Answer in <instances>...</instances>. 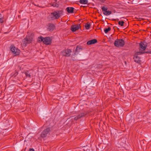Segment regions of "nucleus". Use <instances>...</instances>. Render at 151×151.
<instances>
[{
  "mask_svg": "<svg viewBox=\"0 0 151 151\" xmlns=\"http://www.w3.org/2000/svg\"><path fill=\"white\" fill-rule=\"evenodd\" d=\"M74 8L72 7H68L66 10L69 13H73V12Z\"/></svg>",
  "mask_w": 151,
  "mask_h": 151,
  "instance_id": "nucleus-16",
  "label": "nucleus"
},
{
  "mask_svg": "<svg viewBox=\"0 0 151 151\" xmlns=\"http://www.w3.org/2000/svg\"><path fill=\"white\" fill-rule=\"evenodd\" d=\"M79 2L81 4H86L88 3V0H80Z\"/></svg>",
  "mask_w": 151,
  "mask_h": 151,
  "instance_id": "nucleus-18",
  "label": "nucleus"
},
{
  "mask_svg": "<svg viewBox=\"0 0 151 151\" xmlns=\"http://www.w3.org/2000/svg\"><path fill=\"white\" fill-rule=\"evenodd\" d=\"M72 51L70 49H67L62 51L61 53L64 56L69 57L71 55Z\"/></svg>",
  "mask_w": 151,
  "mask_h": 151,
  "instance_id": "nucleus-7",
  "label": "nucleus"
},
{
  "mask_svg": "<svg viewBox=\"0 0 151 151\" xmlns=\"http://www.w3.org/2000/svg\"><path fill=\"white\" fill-rule=\"evenodd\" d=\"M97 42V40L96 39H93L90 40L88 41L87 43V44L88 45H91L96 43Z\"/></svg>",
  "mask_w": 151,
  "mask_h": 151,
  "instance_id": "nucleus-14",
  "label": "nucleus"
},
{
  "mask_svg": "<svg viewBox=\"0 0 151 151\" xmlns=\"http://www.w3.org/2000/svg\"><path fill=\"white\" fill-rule=\"evenodd\" d=\"M32 70H29L27 71L25 73V74L27 77H30V74L31 73V71Z\"/></svg>",
  "mask_w": 151,
  "mask_h": 151,
  "instance_id": "nucleus-17",
  "label": "nucleus"
},
{
  "mask_svg": "<svg viewBox=\"0 0 151 151\" xmlns=\"http://www.w3.org/2000/svg\"><path fill=\"white\" fill-rule=\"evenodd\" d=\"M83 49L82 47L80 45H78L77 46L76 49L75 50L74 54L76 55L77 53H78L80 51V50H82Z\"/></svg>",
  "mask_w": 151,
  "mask_h": 151,
  "instance_id": "nucleus-15",
  "label": "nucleus"
},
{
  "mask_svg": "<svg viewBox=\"0 0 151 151\" xmlns=\"http://www.w3.org/2000/svg\"><path fill=\"white\" fill-rule=\"evenodd\" d=\"M142 52L143 53V54L144 53H147L151 54V51H146V52Z\"/></svg>",
  "mask_w": 151,
  "mask_h": 151,
  "instance_id": "nucleus-26",
  "label": "nucleus"
},
{
  "mask_svg": "<svg viewBox=\"0 0 151 151\" xmlns=\"http://www.w3.org/2000/svg\"><path fill=\"white\" fill-rule=\"evenodd\" d=\"M38 41L39 42H43L46 45H50L52 43V38L49 37H43L40 36L38 37Z\"/></svg>",
  "mask_w": 151,
  "mask_h": 151,
  "instance_id": "nucleus-2",
  "label": "nucleus"
},
{
  "mask_svg": "<svg viewBox=\"0 0 151 151\" xmlns=\"http://www.w3.org/2000/svg\"><path fill=\"white\" fill-rule=\"evenodd\" d=\"M47 29L50 31H53L55 28L54 25L52 24L49 23L47 25Z\"/></svg>",
  "mask_w": 151,
  "mask_h": 151,
  "instance_id": "nucleus-13",
  "label": "nucleus"
},
{
  "mask_svg": "<svg viewBox=\"0 0 151 151\" xmlns=\"http://www.w3.org/2000/svg\"><path fill=\"white\" fill-rule=\"evenodd\" d=\"M50 128H47L45 129L41 133V137L44 138L45 137L47 134L50 132Z\"/></svg>",
  "mask_w": 151,
  "mask_h": 151,
  "instance_id": "nucleus-9",
  "label": "nucleus"
},
{
  "mask_svg": "<svg viewBox=\"0 0 151 151\" xmlns=\"http://www.w3.org/2000/svg\"><path fill=\"white\" fill-rule=\"evenodd\" d=\"M57 13H58V14L59 16L60 17L61 15L62 14L63 11H58L57 12H56Z\"/></svg>",
  "mask_w": 151,
  "mask_h": 151,
  "instance_id": "nucleus-23",
  "label": "nucleus"
},
{
  "mask_svg": "<svg viewBox=\"0 0 151 151\" xmlns=\"http://www.w3.org/2000/svg\"><path fill=\"white\" fill-rule=\"evenodd\" d=\"M3 18H0V24L2 23L3 22Z\"/></svg>",
  "mask_w": 151,
  "mask_h": 151,
  "instance_id": "nucleus-25",
  "label": "nucleus"
},
{
  "mask_svg": "<svg viewBox=\"0 0 151 151\" xmlns=\"http://www.w3.org/2000/svg\"><path fill=\"white\" fill-rule=\"evenodd\" d=\"M29 151H35L34 149L33 148L30 149Z\"/></svg>",
  "mask_w": 151,
  "mask_h": 151,
  "instance_id": "nucleus-27",
  "label": "nucleus"
},
{
  "mask_svg": "<svg viewBox=\"0 0 151 151\" xmlns=\"http://www.w3.org/2000/svg\"><path fill=\"white\" fill-rule=\"evenodd\" d=\"M52 6L54 7H58L59 5L58 4L56 3H54L53 4Z\"/></svg>",
  "mask_w": 151,
  "mask_h": 151,
  "instance_id": "nucleus-24",
  "label": "nucleus"
},
{
  "mask_svg": "<svg viewBox=\"0 0 151 151\" xmlns=\"http://www.w3.org/2000/svg\"><path fill=\"white\" fill-rule=\"evenodd\" d=\"M87 113L86 112L78 114L76 116H71L69 119L72 120V122H73L74 120L77 121L78 119L85 116Z\"/></svg>",
  "mask_w": 151,
  "mask_h": 151,
  "instance_id": "nucleus-3",
  "label": "nucleus"
},
{
  "mask_svg": "<svg viewBox=\"0 0 151 151\" xmlns=\"http://www.w3.org/2000/svg\"><path fill=\"white\" fill-rule=\"evenodd\" d=\"M90 27V24L88 22L86 23L85 25V28L87 29H89Z\"/></svg>",
  "mask_w": 151,
  "mask_h": 151,
  "instance_id": "nucleus-19",
  "label": "nucleus"
},
{
  "mask_svg": "<svg viewBox=\"0 0 151 151\" xmlns=\"http://www.w3.org/2000/svg\"><path fill=\"white\" fill-rule=\"evenodd\" d=\"M18 73L17 71L16 70H15L14 73H12L11 74V76L14 77H15L18 75Z\"/></svg>",
  "mask_w": 151,
  "mask_h": 151,
  "instance_id": "nucleus-20",
  "label": "nucleus"
},
{
  "mask_svg": "<svg viewBox=\"0 0 151 151\" xmlns=\"http://www.w3.org/2000/svg\"><path fill=\"white\" fill-rule=\"evenodd\" d=\"M34 34L33 32L29 33L27 37L22 40V42L23 46H26L27 44H29L32 41Z\"/></svg>",
  "mask_w": 151,
  "mask_h": 151,
  "instance_id": "nucleus-1",
  "label": "nucleus"
},
{
  "mask_svg": "<svg viewBox=\"0 0 151 151\" xmlns=\"http://www.w3.org/2000/svg\"><path fill=\"white\" fill-rule=\"evenodd\" d=\"M11 51L12 53H14L15 55H19V50L16 48L14 46L12 45L11 46Z\"/></svg>",
  "mask_w": 151,
  "mask_h": 151,
  "instance_id": "nucleus-6",
  "label": "nucleus"
},
{
  "mask_svg": "<svg viewBox=\"0 0 151 151\" xmlns=\"http://www.w3.org/2000/svg\"><path fill=\"white\" fill-rule=\"evenodd\" d=\"M104 14L106 16H108L111 14L112 12L111 11H108L107 7L103 6L101 8Z\"/></svg>",
  "mask_w": 151,
  "mask_h": 151,
  "instance_id": "nucleus-8",
  "label": "nucleus"
},
{
  "mask_svg": "<svg viewBox=\"0 0 151 151\" xmlns=\"http://www.w3.org/2000/svg\"><path fill=\"white\" fill-rule=\"evenodd\" d=\"M115 46L117 47H123L125 44V42L122 39H116L114 43Z\"/></svg>",
  "mask_w": 151,
  "mask_h": 151,
  "instance_id": "nucleus-4",
  "label": "nucleus"
},
{
  "mask_svg": "<svg viewBox=\"0 0 151 151\" xmlns=\"http://www.w3.org/2000/svg\"><path fill=\"white\" fill-rule=\"evenodd\" d=\"M51 15L52 16V17H50L51 20H54L55 19H58L60 17L58 14V13L56 12L52 13H51Z\"/></svg>",
  "mask_w": 151,
  "mask_h": 151,
  "instance_id": "nucleus-11",
  "label": "nucleus"
},
{
  "mask_svg": "<svg viewBox=\"0 0 151 151\" xmlns=\"http://www.w3.org/2000/svg\"><path fill=\"white\" fill-rule=\"evenodd\" d=\"M124 22L123 21H119L118 22V24L120 25L122 27L124 26Z\"/></svg>",
  "mask_w": 151,
  "mask_h": 151,
  "instance_id": "nucleus-22",
  "label": "nucleus"
},
{
  "mask_svg": "<svg viewBox=\"0 0 151 151\" xmlns=\"http://www.w3.org/2000/svg\"><path fill=\"white\" fill-rule=\"evenodd\" d=\"M55 2H57V0H55Z\"/></svg>",
  "mask_w": 151,
  "mask_h": 151,
  "instance_id": "nucleus-28",
  "label": "nucleus"
},
{
  "mask_svg": "<svg viewBox=\"0 0 151 151\" xmlns=\"http://www.w3.org/2000/svg\"><path fill=\"white\" fill-rule=\"evenodd\" d=\"M140 49L144 50L146 49L147 46V43L145 42H141L139 44Z\"/></svg>",
  "mask_w": 151,
  "mask_h": 151,
  "instance_id": "nucleus-10",
  "label": "nucleus"
},
{
  "mask_svg": "<svg viewBox=\"0 0 151 151\" xmlns=\"http://www.w3.org/2000/svg\"><path fill=\"white\" fill-rule=\"evenodd\" d=\"M80 28V24H78L77 25H73L71 27V30L73 32H75L78 30Z\"/></svg>",
  "mask_w": 151,
  "mask_h": 151,
  "instance_id": "nucleus-12",
  "label": "nucleus"
},
{
  "mask_svg": "<svg viewBox=\"0 0 151 151\" xmlns=\"http://www.w3.org/2000/svg\"><path fill=\"white\" fill-rule=\"evenodd\" d=\"M111 29V28L110 27H109L108 28H105L104 29V32L106 33H108L109 31Z\"/></svg>",
  "mask_w": 151,
  "mask_h": 151,
  "instance_id": "nucleus-21",
  "label": "nucleus"
},
{
  "mask_svg": "<svg viewBox=\"0 0 151 151\" xmlns=\"http://www.w3.org/2000/svg\"><path fill=\"white\" fill-rule=\"evenodd\" d=\"M143 54V53L141 52H136L135 54L134 57V59L135 62L139 63L140 62V57L138 56V55Z\"/></svg>",
  "mask_w": 151,
  "mask_h": 151,
  "instance_id": "nucleus-5",
  "label": "nucleus"
}]
</instances>
